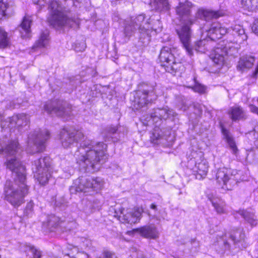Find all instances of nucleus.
I'll return each mask as SVG.
<instances>
[{
  "label": "nucleus",
  "mask_w": 258,
  "mask_h": 258,
  "mask_svg": "<svg viewBox=\"0 0 258 258\" xmlns=\"http://www.w3.org/2000/svg\"><path fill=\"white\" fill-rule=\"evenodd\" d=\"M60 137L64 148L81 142L74 157L80 169L84 172L94 173L98 171L108 158L107 145L103 142L95 143L87 138L82 141L84 136L81 132L63 128L60 131Z\"/></svg>",
  "instance_id": "f257e3e1"
},
{
  "label": "nucleus",
  "mask_w": 258,
  "mask_h": 258,
  "mask_svg": "<svg viewBox=\"0 0 258 258\" xmlns=\"http://www.w3.org/2000/svg\"><path fill=\"white\" fill-rule=\"evenodd\" d=\"M176 115L173 110L167 106L154 109L145 119L147 125L155 124V127L151 136V141L155 144L167 145L166 141L168 136L165 132L159 127L162 120H166Z\"/></svg>",
  "instance_id": "f03ea898"
},
{
  "label": "nucleus",
  "mask_w": 258,
  "mask_h": 258,
  "mask_svg": "<svg viewBox=\"0 0 258 258\" xmlns=\"http://www.w3.org/2000/svg\"><path fill=\"white\" fill-rule=\"evenodd\" d=\"M49 16L47 21L50 25L56 29L65 27L76 28L80 25L78 18H70L64 8L55 0L48 2Z\"/></svg>",
  "instance_id": "7ed1b4c3"
},
{
  "label": "nucleus",
  "mask_w": 258,
  "mask_h": 258,
  "mask_svg": "<svg viewBox=\"0 0 258 258\" xmlns=\"http://www.w3.org/2000/svg\"><path fill=\"white\" fill-rule=\"evenodd\" d=\"M151 17L145 14H140L133 17L127 21L124 28V34L126 37L131 36L136 30H138L141 37H147L150 40Z\"/></svg>",
  "instance_id": "20e7f679"
},
{
  "label": "nucleus",
  "mask_w": 258,
  "mask_h": 258,
  "mask_svg": "<svg viewBox=\"0 0 258 258\" xmlns=\"http://www.w3.org/2000/svg\"><path fill=\"white\" fill-rule=\"evenodd\" d=\"M51 160L48 156L40 158L32 163V169L34 176L42 185L47 183L51 176Z\"/></svg>",
  "instance_id": "39448f33"
},
{
  "label": "nucleus",
  "mask_w": 258,
  "mask_h": 258,
  "mask_svg": "<svg viewBox=\"0 0 258 258\" xmlns=\"http://www.w3.org/2000/svg\"><path fill=\"white\" fill-rule=\"evenodd\" d=\"M49 137L50 134L47 130L31 133L28 137L27 151L30 154L43 151L45 147V142Z\"/></svg>",
  "instance_id": "423d86ee"
},
{
  "label": "nucleus",
  "mask_w": 258,
  "mask_h": 258,
  "mask_svg": "<svg viewBox=\"0 0 258 258\" xmlns=\"http://www.w3.org/2000/svg\"><path fill=\"white\" fill-rule=\"evenodd\" d=\"M76 191L84 193L91 191H99L104 185L103 180L100 177L82 176L76 180L74 182Z\"/></svg>",
  "instance_id": "0eeeda50"
},
{
  "label": "nucleus",
  "mask_w": 258,
  "mask_h": 258,
  "mask_svg": "<svg viewBox=\"0 0 258 258\" xmlns=\"http://www.w3.org/2000/svg\"><path fill=\"white\" fill-rule=\"evenodd\" d=\"M196 21L197 20L189 19L187 22H183V25L176 30L183 48L190 56L194 55L192 46L191 45V31L190 26Z\"/></svg>",
  "instance_id": "6e6552de"
},
{
  "label": "nucleus",
  "mask_w": 258,
  "mask_h": 258,
  "mask_svg": "<svg viewBox=\"0 0 258 258\" xmlns=\"http://www.w3.org/2000/svg\"><path fill=\"white\" fill-rule=\"evenodd\" d=\"M44 109L48 113L55 114L57 116L70 115L72 111V106L63 100L49 101L44 105Z\"/></svg>",
  "instance_id": "1a4fd4ad"
},
{
  "label": "nucleus",
  "mask_w": 258,
  "mask_h": 258,
  "mask_svg": "<svg viewBox=\"0 0 258 258\" xmlns=\"http://www.w3.org/2000/svg\"><path fill=\"white\" fill-rule=\"evenodd\" d=\"M156 88L152 91L139 90L136 93L134 100L133 106L136 109H140L151 103L156 97L160 95Z\"/></svg>",
  "instance_id": "9d476101"
},
{
  "label": "nucleus",
  "mask_w": 258,
  "mask_h": 258,
  "mask_svg": "<svg viewBox=\"0 0 258 258\" xmlns=\"http://www.w3.org/2000/svg\"><path fill=\"white\" fill-rule=\"evenodd\" d=\"M217 182L222 185L224 189L231 190L237 182L230 169L226 168H219L216 175Z\"/></svg>",
  "instance_id": "9b49d317"
},
{
  "label": "nucleus",
  "mask_w": 258,
  "mask_h": 258,
  "mask_svg": "<svg viewBox=\"0 0 258 258\" xmlns=\"http://www.w3.org/2000/svg\"><path fill=\"white\" fill-rule=\"evenodd\" d=\"M245 238V233L242 228H233L230 233H225L220 236V238L223 242L225 249H229L230 248V241L235 244L240 241L243 240Z\"/></svg>",
  "instance_id": "f8f14e48"
},
{
  "label": "nucleus",
  "mask_w": 258,
  "mask_h": 258,
  "mask_svg": "<svg viewBox=\"0 0 258 258\" xmlns=\"http://www.w3.org/2000/svg\"><path fill=\"white\" fill-rule=\"evenodd\" d=\"M142 210L139 208L127 212L124 209L121 211L119 216L120 221L125 224H135L139 221L142 215Z\"/></svg>",
  "instance_id": "ddd939ff"
},
{
  "label": "nucleus",
  "mask_w": 258,
  "mask_h": 258,
  "mask_svg": "<svg viewBox=\"0 0 258 258\" xmlns=\"http://www.w3.org/2000/svg\"><path fill=\"white\" fill-rule=\"evenodd\" d=\"M192 7L193 5L190 2H180L175 8L176 13L181 21L187 22L188 20L192 19L190 18ZM194 19L196 20V18Z\"/></svg>",
  "instance_id": "4468645a"
},
{
  "label": "nucleus",
  "mask_w": 258,
  "mask_h": 258,
  "mask_svg": "<svg viewBox=\"0 0 258 258\" xmlns=\"http://www.w3.org/2000/svg\"><path fill=\"white\" fill-rule=\"evenodd\" d=\"M221 10L214 11L211 9H199L196 14V18L209 21L212 19H218L224 15Z\"/></svg>",
  "instance_id": "2eb2a0df"
},
{
  "label": "nucleus",
  "mask_w": 258,
  "mask_h": 258,
  "mask_svg": "<svg viewBox=\"0 0 258 258\" xmlns=\"http://www.w3.org/2000/svg\"><path fill=\"white\" fill-rule=\"evenodd\" d=\"M227 54L226 47L218 46L213 51L210 57L213 62L220 68L223 65L225 57Z\"/></svg>",
  "instance_id": "dca6fc26"
},
{
  "label": "nucleus",
  "mask_w": 258,
  "mask_h": 258,
  "mask_svg": "<svg viewBox=\"0 0 258 258\" xmlns=\"http://www.w3.org/2000/svg\"><path fill=\"white\" fill-rule=\"evenodd\" d=\"M227 32V28L222 27L221 24L218 22H214L211 24L208 31V35L209 38L215 41L221 38Z\"/></svg>",
  "instance_id": "f3484780"
},
{
  "label": "nucleus",
  "mask_w": 258,
  "mask_h": 258,
  "mask_svg": "<svg viewBox=\"0 0 258 258\" xmlns=\"http://www.w3.org/2000/svg\"><path fill=\"white\" fill-rule=\"evenodd\" d=\"M134 231L139 232L141 236L152 239H155L158 237L159 233L156 227L153 225L143 226L140 228L134 230Z\"/></svg>",
  "instance_id": "a211bd4d"
},
{
  "label": "nucleus",
  "mask_w": 258,
  "mask_h": 258,
  "mask_svg": "<svg viewBox=\"0 0 258 258\" xmlns=\"http://www.w3.org/2000/svg\"><path fill=\"white\" fill-rule=\"evenodd\" d=\"M238 213L251 227H254L257 224L258 219L255 215V212L253 210L248 209L240 210Z\"/></svg>",
  "instance_id": "6ab92c4d"
},
{
  "label": "nucleus",
  "mask_w": 258,
  "mask_h": 258,
  "mask_svg": "<svg viewBox=\"0 0 258 258\" xmlns=\"http://www.w3.org/2000/svg\"><path fill=\"white\" fill-rule=\"evenodd\" d=\"M159 58L161 66L164 67H165V65H168L171 61H173L174 57L171 49L167 46L163 47L161 50Z\"/></svg>",
  "instance_id": "aec40b11"
},
{
  "label": "nucleus",
  "mask_w": 258,
  "mask_h": 258,
  "mask_svg": "<svg viewBox=\"0 0 258 258\" xmlns=\"http://www.w3.org/2000/svg\"><path fill=\"white\" fill-rule=\"evenodd\" d=\"M255 61V58L253 56L250 55H245L240 57L237 69L241 72L244 71L246 69L251 68Z\"/></svg>",
  "instance_id": "412c9836"
},
{
  "label": "nucleus",
  "mask_w": 258,
  "mask_h": 258,
  "mask_svg": "<svg viewBox=\"0 0 258 258\" xmlns=\"http://www.w3.org/2000/svg\"><path fill=\"white\" fill-rule=\"evenodd\" d=\"M32 20L29 17H25L19 27V30L21 33V37L26 38L29 37L31 30L30 26Z\"/></svg>",
  "instance_id": "4be33fe9"
},
{
  "label": "nucleus",
  "mask_w": 258,
  "mask_h": 258,
  "mask_svg": "<svg viewBox=\"0 0 258 258\" xmlns=\"http://www.w3.org/2000/svg\"><path fill=\"white\" fill-rule=\"evenodd\" d=\"M228 114L230 118L234 121L245 117L244 111L240 106H236L230 108L228 110Z\"/></svg>",
  "instance_id": "5701e85b"
},
{
  "label": "nucleus",
  "mask_w": 258,
  "mask_h": 258,
  "mask_svg": "<svg viewBox=\"0 0 258 258\" xmlns=\"http://www.w3.org/2000/svg\"><path fill=\"white\" fill-rule=\"evenodd\" d=\"M13 8L9 3L0 1V19L4 17H10L13 14Z\"/></svg>",
  "instance_id": "b1692460"
},
{
  "label": "nucleus",
  "mask_w": 258,
  "mask_h": 258,
  "mask_svg": "<svg viewBox=\"0 0 258 258\" xmlns=\"http://www.w3.org/2000/svg\"><path fill=\"white\" fill-rule=\"evenodd\" d=\"M227 33H231L233 35H237L241 41H244L247 39V36L245 34V30L242 26L240 25H235L231 27L227 28Z\"/></svg>",
  "instance_id": "393cba45"
},
{
  "label": "nucleus",
  "mask_w": 258,
  "mask_h": 258,
  "mask_svg": "<svg viewBox=\"0 0 258 258\" xmlns=\"http://www.w3.org/2000/svg\"><path fill=\"white\" fill-rule=\"evenodd\" d=\"M221 131L224 139L226 140L230 149L232 150L233 154H236L238 149L236 146L233 138L231 136L230 133L223 126H221Z\"/></svg>",
  "instance_id": "a878e982"
},
{
  "label": "nucleus",
  "mask_w": 258,
  "mask_h": 258,
  "mask_svg": "<svg viewBox=\"0 0 258 258\" xmlns=\"http://www.w3.org/2000/svg\"><path fill=\"white\" fill-rule=\"evenodd\" d=\"M150 5L155 10L159 11H166L170 9L168 0H150Z\"/></svg>",
  "instance_id": "bb28decb"
},
{
  "label": "nucleus",
  "mask_w": 258,
  "mask_h": 258,
  "mask_svg": "<svg viewBox=\"0 0 258 258\" xmlns=\"http://www.w3.org/2000/svg\"><path fill=\"white\" fill-rule=\"evenodd\" d=\"M165 70L171 74L179 73L182 74L184 71V67L180 62H176L175 59L173 61H171L168 65H165Z\"/></svg>",
  "instance_id": "cd10ccee"
},
{
  "label": "nucleus",
  "mask_w": 258,
  "mask_h": 258,
  "mask_svg": "<svg viewBox=\"0 0 258 258\" xmlns=\"http://www.w3.org/2000/svg\"><path fill=\"white\" fill-rule=\"evenodd\" d=\"M62 224L63 223L58 217L54 215H51L47 217V221L44 224L46 225L48 229L52 231L55 228Z\"/></svg>",
  "instance_id": "c85d7f7f"
},
{
  "label": "nucleus",
  "mask_w": 258,
  "mask_h": 258,
  "mask_svg": "<svg viewBox=\"0 0 258 258\" xmlns=\"http://www.w3.org/2000/svg\"><path fill=\"white\" fill-rule=\"evenodd\" d=\"M209 199L218 214H221L225 213V204L221 199L214 197H209Z\"/></svg>",
  "instance_id": "c756f323"
},
{
  "label": "nucleus",
  "mask_w": 258,
  "mask_h": 258,
  "mask_svg": "<svg viewBox=\"0 0 258 258\" xmlns=\"http://www.w3.org/2000/svg\"><path fill=\"white\" fill-rule=\"evenodd\" d=\"M209 41L207 39H203L195 42L194 46H192L193 50L197 52L205 53L210 49L209 45Z\"/></svg>",
  "instance_id": "7c9ffc66"
},
{
  "label": "nucleus",
  "mask_w": 258,
  "mask_h": 258,
  "mask_svg": "<svg viewBox=\"0 0 258 258\" xmlns=\"http://www.w3.org/2000/svg\"><path fill=\"white\" fill-rule=\"evenodd\" d=\"M49 43V34L47 31L43 32L39 37V40L36 42L32 47V49L46 47Z\"/></svg>",
  "instance_id": "2f4dec72"
},
{
  "label": "nucleus",
  "mask_w": 258,
  "mask_h": 258,
  "mask_svg": "<svg viewBox=\"0 0 258 258\" xmlns=\"http://www.w3.org/2000/svg\"><path fill=\"white\" fill-rule=\"evenodd\" d=\"M10 45V38L8 36V33L4 28L0 27V48H7Z\"/></svg>",
  "instance_id": "473e14b6"
},
{
  "label": "nucleus",
  "mask_w": 258,
  "mask_h": 258,
  "mask_svg": "<svg viewBox=\"0 0 258 258\" xmlns=\"http://www.w3.org/2000/svg\"><path fill=\"white\" fill-rule=\"evenodd\" d=\"M196 168L197 169V172L201 177H205L208 172V164L206 160H201L199 163H196Z\"/></svg>",
  "instance_id": "72a5a7b5"
},
{
  "label": "nucleus",
  "mask_w": 258,
  "mask_h": 258,
  "mask_svg": "<svg viewBox=\"0 0 258 258\" xmlns=\"http://www.w3.org/2000/svg\"><path fill=\"white\" fill-rule=\"evenodd\" d=\"M241 5L245 9L253 11L258 7V0H241Z\"/></svg>",
  "instance_id": "f704fd0d"
},
{
  "label": "nucleus",
  "mask_w": 258,
  "mask_h": 258,
  "mask_svg": "<svg viewBox=\"0 0 258 258\" xmlns=\"http://www.w3.org/2000/svg\"><path fill=\"white\" fill-rule=\"evenodd\" d=\"M82 210L86 214L89 215L92 213L94 208L93 204L91 201L87 199L83 200L82 201Z\"/></svg>",
  "instance_id": "c9c22d12"
},
{
  "label": "nucleus",
  "mask_w": 258,
  "mask_h": 258,
  "mask_svg": "<svg viewBox=\"0 0 258 258\" xmlns=\"http://www.w3.org/2000/svg\"><path fill=\"white\" fill-rule=\"evenodd\" d=\"M162 26L159 19L156 20L151 18L150 33L154 31L155 33H158L161 31Z\"/></svg>",
  "instance_id": "e433bc0d"
},
{
  "label": "nucleus",
  "mask_w": 258,
  "mask_h": 258,
  "mask_svg": "<svg viewBox=\"0 0 258 258\" xmlns=\"http://www.w3.org/2000/svg\"><path fill=\"white\" fill-rule=\"evenodd\" d=\"M18 127L27 125L29 122V117L25 114H20L18 115Z\"/></svg>",
  "instance_id": "4c0bfd02"
},
{
  "label": "nucleus",
  "mask_w": 258,
  "mask_h": 258,
  "mask_svg": "<svg viewBox=\"0 0 258 258\" xmlns=\"http://www.w3.org/2000/svg\"><path fill=\"white\" fill-rule=\"evenodd\" d=\"M18 115H15L9 118L8 122L9 123L7 124L8 121H5L2 123L1 125L3 128L5 127L7 125L8 127L10 128H12L13 127H15L17 125V121H18Z\"/></svg>",
  "instance_id": "58836bf2"
},
{
  "label": "nucleus",
  "mask_w": 258,
  "mask_h": 258,
  "mask_svg": "<svg viewBox=\"0 0 258 258\" xmlns=\"http://www.w3.org/2000/svg\"><path fill=\"white\" fill-rule=\"evenodd\" d=\"M97 258H117L116 254L108 249H104L101 253L97 254Z\"/></svg>",
  "instance_id": "ea45409f"
},
{
  "label": "nucleus",
  "mask_w": 258,
  "mask_h": 258,
  "mask_svg": "<svg viewBox=\"0 0 258 258\" xmlns=\"http://www.w3.org/2000/svg\"><path fill=\"white\" fill-rule=\"evenodd\" d=\"M117 128L115 126H111L107 128V136L106 138L107 139L106 141H112L113 142H115L117 139L114 140L112 137H111V135L115 134L117 132Z\"/></svg>",
  "instance_id": "a19ab883"
},
{
  "label": "nucleus",
  "mask_w": 258,
  "mask_h": 258,
  "mask_svg": "<svg viewBox=\"0 0 258 258\" xmlns=\"http://www.w3.org/2000/svg\"><path fill=\"white\" fill-rule=\"evenodd\" d=\"M73 253H75L73 255V258H88V254L84 251H80L79 248L74 247L72 249Z\"/></svg>",
  "instance_id": "79ce46f5"
},
{
  "label": "nucleus",
  "mask_w": 258,
  "mask_h": 258,
  "mask_svg": "<svg viewBox=\"0 0 258 258\" xmlns=\"http://www.w3.org/2000/svg\"><path fill=\"white\" fill-rule=\"evenodd\" d=\"M27 249L30 251L33 254V258H40L41 257V252L33 246L29 245L27 247Z\"/></svg>",
  "instance_id": "37998d69"
},
{
  "label": "nucleus",
  "mask_w": 258,
  "mask_h": 258,
  "mask_svg": "<svg viewBox=\"0 0 258 258\" xmlns=\"http://www.w3.org/2000/svg\"><path fill=\"white\" fill-rule=\"evenodd\" d=\"M191 88L194 91L199 93H204L206 90V86L198 83H195V85Z\"/></svg>",
  "instance_id": "c03bdc74"
},
{
  "label": "nucleus",
  "mask_w": 258,
  "mask_h": 258,
  "mask_svg": "<svg viewBox=\"0 0 258 258\" xmlns=\"http://www.w3.org/2000/svg\"><path fill=\"white\" fill-rule=\"evenodd\" d=\"M33 203L31 202L28 203L24 212V214L27 216H31L33 212Z\"/></svg>",
  "instance_id": "a18cd8bd"
},
{
  "label": "nucleus",
  "mask_w": 258,
  "mask_h": 258,
  "mask_svg": "<svg viewBox=\"0 0 258 258\" xmlns=\"http://www.w3.org/2000/svg\"><path fill=\"white\" fill-rule=\"evenodd\" d=\"M251 29L253 33L258 35V19H255L253 22Z\"/></svg>",
  "instance_id": "49530a36"
},
{
  "label": "nucleus",
  "mask_w": 258,
  "mask_h": 258,
  "mask_svg": "<svg viewBox=\"0 0 258 258\" xmlns=\"http://www.w3.org/2000/svg\"><path fill=\"white\" fill-rule=\"evenodd\" d=\"M86 46L84 43H79L76 45L75 47L76 51H83L85 49Z\"/></svg>",
  "instance_id": "de8ad7c7"
},
{
  "label": "nucleus",
  "mask_w": 258,
  "mask_h": 258,
  "mask_svg": "<svg viewBox=\"0 0 258 258\" xmlns=\"http://www.w3.org/2000/svg\"><path fill=\"white\" fill-rule=\"evenodd\" d=\"M76 227V223L75 222H71L68 223L66 226V230H71Z\"/></svg>",
  "instance_id": "09e8293b"
},
{
  "label": "nucleus",
  "mask_w": 258,
  "mask_h": 258,
  "mask_svg": "<svg viewBox=\"0 0 258 258\" xmlns=\"http://www.w3.org/2000/svg\"><path fill=\"white\" fill-rule=\"evenodd\" d=\"M49 1V0H32L35 4L39 5L40 6H44L46 2L48 4Z\"/></svg>",
  "instance_id": "8fccbe9b"
},
{
  "label": "nucleus",
  "mask_w": 258,
  "mask_h": 258,
  "mask_svg": "<svg viewBox=\"0 0 258 258\" xmlns=\"http://www.w3.org/2000/svg\"><path fill=\"white\" fill-rule=\"evenodd\" d=\"M250 110L255 113H256L258 115V107L254 106V105H251L250 106Z\"/></svg>",
  "instance_id": "3c124183"
},
{
  "label": "nucleus",
  "mask_w": 258,
  "mask_h": 258,
  "mask_svg": "<svg viewBox=\"0 0 258 258\" xmlns=\"http://www.w3.org/2000/svg\"><path fill=\"white\" fill-rule=\"evenodd\" d=\"M150 208L153 209L154 210H157V206L154 204H152L150 206Z\"/></svg>",
  "instance_id": "603ef678"
},
{
  "label": "nucleus",
  "mask_w": 258,
  "mask_h": 258,
  "mask_svg": "<svg viewBox=\"0 0 258 258\" xmlns=\"http://www.w3.org/2000/svg\"><path fill=\"white\" fill-rule=\"evenodd\" d=\"M66 164V162L65 161H63L61 164L62 167L64 169L65 168V165Z\"/></svg>",
  "instance_id": "864d4df0"
},
{
  "label": "nucleus",
  "mask_w": 258,
  "mask_h": 258,
  "mask_svg": "<svg viewBox=\"0 0 258 258\" xmlns=\"http://www.w3.org/2000/svg\"><path fill=\"white\" fill-rule=\"evenodd\" d=\"M187 108H188V107H186V106H183L181 109L183 111H185Z\"/></svg>",
  "instance_id": "5fc2aeb1"
},
{
  "label": "nucleus",
  "mask_w": 258,
  "mask_h": 258,
  "mask_svg": "<svg viewBox=\"0 0 258 258\" xmlns=\"http://www.w3.org/2000/svg\"><path fill=\"white\" fill-rule=\"evenodd\" d=\"M3 119V116L0 115V122L2 121Z\"/></svg>",
  "instance_id": "6e6d98bb"
},
{
  "label": "nucleus",
  "mask_w": 258,
  "mask_h": 258,
  "mask_svg": "<svg viewBox=\"0 0 258 258\" xmlns=\"http://www.w3.org/2000/svg\"><path fill=\"white\" fill-rule=\"evenodd\" d=\"M44 167H45V166L44 165V163H42V167L43 168Z\"/></svg>",
  "instance_id": "4d7b16f0"
},
{
  "label": "nucleus",
  "mask_w": 258,
  "mask_h": 258,
  "mask_svg": "<svg viewBox=\"0 0 258 258\" xmlns=\"http://www.w3.org/2000/svg\"><path fill=\"white\" fill-rule=\"evenodd\" d=\"M256 258H258V251L257 252V255L256 256Z\"/></svg>",
  "instance_id": "13d9d810"
},
{
  "label": "nucleus",
  "mask_w": 258,
  "mask_h": 258,
  "mask_svg": "<svg viewBox=\"0 0 258 258\" xmlns=\"http://www.w3.org/2000/svg\"><path fill=\"white\" fill-rule=\"evenodd\" d=\"M70 171V170L69 169H67V171Z\"/></svg>",
  "instance_id": "bf43d9fd"
},
{
  "label": "nucleus",
  "mask_w": 258,
  "mask_h": 258,
  "mask_svg": "<svg viewBox=\"0 0 258 258\" xmlns=\"http://www.w3.org/2000/svg\"><path fill=\"white\" fill-rule=\"evenodd\" d=\"M71 167H72V166H69V168H71Z\"/></svg>",
  "instance_id": "052dcab7"
}]
</instances>
